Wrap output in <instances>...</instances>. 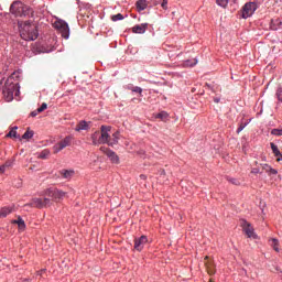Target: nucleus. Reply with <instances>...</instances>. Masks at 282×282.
I'll return each mask as SVG.
<instances>
[{"mask_svg": "<svg viewBox=\"0 0 282 282\" xmlns=\"http://www.w3.org/2000/svg\"><path fill=\"white\" fill-rule=\"evenodd\" d=\"M214 101H215V102H219V99H218V98H215Z\"/></svg>", "mask_w": 282, "mask_h": 282, "instance_id": "nucleus-43", "label": "nucleus"}, {"mask_svg": "<svg viewBox=\"0 0 282 282\" xmlns=\"http://www.w3.org/2000/svg\"><path fill=\"white\" fill-rule=\"evenodd\" d=\"M155 118H159L160 120H166V118H169V113L166 111H161L159 112Z\"/></svg>", "mask_w": 282, "mask_h": 282, "instance_id": "nucleus-29", "label": "nucleus"}, {"mask_svg": "<svg viewBox=\"0 0 282 282\" xmlns=\"http://www.w3.org/2000/svg\"><path fill=\"white\" fill-rule=\"evenodd\" d=\"M135 6H137L138 12H142V10H147V7L149 6V3L147 2V0H138Z\"/></svg>", "mask_w": 282, "mask_h": 282, "instance_id": "nucleus-19", "label": "nucleus"}, {"mask_svg": "<svg viewBox=\"0 0 282 282\" xmlns=\"http://www.w3.org/2000/svg\"><path fill=\"white\" fill-rule=\"evenodd\" d=\"M124 19V15L122 13H118L111 17V21H122Z\"/></svg>", "mask_w": 282, "mask_h": 282, "instance_id": "nucleus-33", "label": "nucleus"}, {"mask_svg": "<svg viewBox=\"0 0 282 282\" xmlns=\"http://www.w3.org/2000/svg\"><path fill=\"white\" fill-rule=\"evenodd\" d=\"M59 174L64 180H70L74 177L75 172L74 170H61Z\"/></svg>", "mask_w": 282, "mask_h": 282, "instance_id": "nucleus-15", "label": "nucleus"}, {"mask_svg": "<svg viewBox=\"0 0 282 282\" xmlns=\"http://www.w3.org/2000/svg\"><path fill=\"white\" fill-rule=\"evenodd\" d=\"M271 135L281 137L282 135V128H276L271 130Z\"/></svg>", "mask_w": 282, "mask_h": 282, "instance_id": "nucleus-31", "label": "nucleus"}, {"mask_svg": "<svg viewBox=\"0 0 282 282\" xmlns=\"http://www.w3.org/2000/svg\"><path fill=\"white\" fill-rule=\"evenodd\" d=\"M45 109H47V104L43 102L42 106L40 108H37V112L43 113V111H45Z\"/></svg>", "mask_w": 282, "mask_h": 282, "instance_id": "nucleus-35", "label": "nucleus"}, {"mask_svg": "<svg viewBox=\"0 0 282 282\" xmlns=\"http://www.w3.org/2000/svg\"><path fill=\"white\" fill-rule=\"evenodd\" d=\"M13 224H17L20 230H25V220H23L21 216H19L17 220H13Z\"/></svg>", "mask_w": 282, "mask_h": 282, "instance_id": "nucleus-22", "label": "nucleus"}, {"mask_svg": "<svg viewBox=\"0 0 282 282\" xmlns=\"http://www.w3.org/2000/svg\"><path fill=\"white\" fill-rule=\"evenodd\" d=\"M10 12L14 17H34V10L21 1H14L10 7Z\"/></svg>", "mask_w": 282, "mask_h": 282, "instance_id": "nucleus-2", "label": "nucleus"}, {"mask_svg": "<svg viewBox=\"0 0 282 282\" xmlns=\"http://www.w3.org/2000/svg\"><path fill=\"white\" fill-rule=\"evenodd\" d=\"M275 96H276L279 102H282V88L281 87H279L276 89Z\"/></svg>", "mask_w": 282, "mask_h": 282, "instance_id": "nucleus-34", "label": "nucleus"}, {"mask_svg": "<svg viewBox=\"0 0 282 282\" xmlns=\"http://www.w3.org/2000/svg\"><path fill=\"white\" fill-rule=\"evenodd\" d=\"M261 166L262 171H265V173H268L269 175H276L279 173V171L268 164H261Z\"/></svg>", "mask_w": 282, "mask_h": 282, "instance_id": "nucleus-18", "label": "nucleus"}, {"mask_svg": "<svg viewBox=\"0 0 282 282\" xmlns=\"http://www.w3.org/2000/svg\"><path fill=\"white\" fill-rule=\"evenodd\" d=\"M217 6H220V8H227L228 7V0H216Z\"/></svg>", "mask_w": 282, "mask_h": 282, "instance_id": "nucleus-32", "label": "nucleus"}, {"mask_svg": "<svg viewBox=\"0 0 282 282\" xmlns=\"http://www.w3.org/2000/svg\"><path fill=\"white\" fill-rule=\"evenodd\" d=\"M126 89H129V91H133V89H135V86H133V84H129Z\"/></svg>", "mask_w": 282, "mask_h": 282, "instance_id": "nucleus-38", "label": "nucleus"}, {"mask_svg": "<svg viewBox=\"0 0 282 282\" xmlns=\"http://www.w3.org/2000/svg\"><path fill=\"white\" fill-rule=\"evenodd\" d=\"M273 155L276 158V162H282V153L279 150V147L273 142L270 143Z\"/></svg>", "mask_w": 282, "mask_h": 282, "instance_id": "nucleus-14", "label": "nucleus"}, {"mask_svg": "<svg viewBox=\"0 0 282 282\" xmlns=\"http://www.w3.org/2000/svg\"><path fill=\"white\" fill-rule=\"evenodd\" d=\"M109 131H111V127L101 126V134L99 137V142L101 144H111V135L109 134Z\"/></svg>", "mask_w": 282, "mask_h": 282, "instance_id": "nucleus-7", "label": "nucleus"}, {"mask_svg": "<svg viewBox=\"0 0 282 282\" xmlns=\"http://www.w3.org/2000/svg\"><path fill=\"white\" fill-rule=\"evenodd\" d=\"M24 206H30L31 208H47L52 206V199L50 198H33L30 203Z\"/></svg>", "mask_w": 282, "mask_h": 282, "instance_id": "nucleus-4", "label": "nucleus"}, {"mask_svg": "<svg viewBox=\"0 0 282 282\" xmlns=\"http://www.w3.org/2000/svg\"><path fill=\"white\" fill-rule=\"evenodd\" d=\"M20 36L23 41H36L39 39V29L36 24L25 21L19 22Z\"/></svg>", "mask_w": 282, "mask_h": 282, "instance_id": "nucleus-1", "label": "nucleus"}, {"mask_svg": "<svg viewBox=\"0 0 282 282\" xmlns=\"http://www.w3.org/2000/svg\"><path fill=\"white\" fill-rule=\"evenodd\" d=\"M240 226L247 237H249L250 239H257V234H254V228H252V225H250V223L241 220Z\"/></svg>", "mask_w": 282, "mask_h": 282, "instance_id": "nucleus-10", "label": "nucleus"}, {"mask_svg": "<svg viewBox=\"0 0 282 282\" xmlns=\"http://www.w3.org/2000/svg\"><path fill=\"white\" fill-rule=\"evenodd\" d=\"M245 128L246 126L240 124V127L237 129V133H241V131H243Z\"/></svg>", "mask_w": 282, "mask_h": 282, "instance_id": "nucleus-41", "label": "nucleus"}, {"mask_svg": "<svg viewBox=\"0 0 282 282\" xmlns=\"http://www.w3.org/2000/svg\"><path fill=\"white\" fill-rule=\"evenodd\" d=\"M270 241L273 250H275V252H279V240L276 238H272Z\"/></svg>", "mask_w": 282, "mask_h": 282, "instance_id": "nucleus-27", "label": "nucleus"}, {"mask_svg": "<svg viewBox=\"0 0 282 282\" xmlns=\"http://www.w3.org/2000/svg\"><path fill=\"white\" fill-rule=\"evenodd\" d=\"M251 173H253L254 175H257V174L261 173V171H260L259 169H257V167H253V169L251 170Z\"/></svg>", "mask_w": 282, "mask_h": 282, "instance_id": "nucleus-40", "label": "nucleus"}, {"mask_svg": "<svg viewBox=\"0 0 282 282\" xmlns=\"http://www.w3.org/2000/svg\"><path fill=\"white\" fill-rule=\"evenodd\" d=\"M257 2H247L242 7V19H249V17H252L254 12H257Z\"/></svg>", "mask_w": 282, "mask_h": 282, "instance_id": "nucleus-6", "label": "nucleus"}, {"mask_svg": "<svg viewBox=\"0 0 282 282\" xmlns=\"http://www.w3.org/2000/svg\"><path fill=\"white\" fill-rule=\"evenodd\" d=\"M231 184H235L236 186L239 185V182L236 178L230 180Z\"/></svg>", "mask_w": 282, "mask_h": 282, "instance_id": "nucleus-42", "label": "nucleus"}, {"mask_svg": "<svg viewBox=\"0 0 282 282\" xmlns=\"http://www.w3.org/2000/svg\"><path fill=\"white\" fill-rule=\"evenodd\" d=\"M132 91L134 94H139V96H142V88H140L139 86H135Z\"/></svg>", "mask_w": 282, "mask_h": 282, "instance_id": "nucleus-36", "label": "nucleus"}, {"mask_svg": "<svg viewBox=\"0 0 282 282\" xmlns=\"http://www.w3.org/2000/svg\"><path fill=\"white\" fill-rule=\"evenodd\" d=\"M55 30H58L63 39H69V25L63 20H57L54 23Z\"/></svg>", "mask_w": 282, "mask_h": 282, "instance_id": "nucleus-5", "label": "nucleus"}, {"mask_svg": "<svg viewBox=\"0 0 282 282\" xmlns=\"http://www.w3.org/2000/svg\"><path fill=\"white\" fill-rule=\"evenodd\" d=\"M14 210L12 207H2L0 208V219L6 218L8 215H11V213Z\"/></svg>", "mask_w": 282, "mask_h": 282, "instance_id": "nucleus-17", "label": "nucleus"}, {"mask_svg": "<svg viewBox=\"0 0 282 282\" xmlns=\"http://www.w3.org/2000/svg\"><path fill=\"white\" fill-rule=\"evenodd\" d=\"M147 28H149V24L147 23L137 24L132 28V32L134 34H144V32H147Z\"/></svg>", "mask_w": 282, "mask_h": 282, "instance_id": "nucleus-13", "label": "nucleus"}, {"mask_svg": "<svg viewBox=\"0 0 282 282\" xmlns=\"http://www.w3.org/2000/svg\"><path fill=\"white\" fill-rule=\"evenodd\" d=\"M39 113H41V112H39V109L34 110V111L31 112V117L36 118V116H39Z\"/></svg>", "mask_w": 282, "mask_h": 282, "instance_id": "nucleus-39", "label": "nucleus"}, {"mask_svg": "<svg viewBox=\"0 0 282 282\" xmlns=\"http://www.w3.org/2000/svg\"><path fill=\"white\" fill-rule=\"evenodd\" d=\"M147 243H149V239L147 238V236H141L140 238L134 239V250H137L138 252H142Z\"/></svg>", "mask_w": 282, "mask_h": 282, "instance_id": "nucleus-11", "label": "nucleus"}, {"mask_svg": "<svg viewBox=\"0 0 282 282\" xmlns=\"http://www.w3.org/2000/svg\"><path fill=\"white\" fill-rule=\"evenodd\" d=\"M32 138H34V131L28 128V130L22 135V140H32Z\"/></svg>", "mask_w": 282, "mask_h": 282, "instance_id": "nucleus-24", "label": "nucleus"}, {"mask_svg": "<svg viewBox=\"0 0 282 282\" xmlns=\"http://www.w3.org/2000/svg\"><path fill=\"white\" fill-rule=\"evenodd\" d=\"M161 8H163V10H166L169 8V0H163V2L161 3Z\"/></svg>", "mask_w": 282, "mask_h": 282, "instance_id": "nucleus-37", "label": "nucleus"}, {"mask_svg": "<svg viewBox=\"0 0 282 282\" xmlns=\"http://www.w3.org/2000/svg\"><path fill=\"white\" fill-rule=\"evenodd\" d=\"M107 156L111 160L113 164H119L120 163V158H118V154L116 152L109 150L107 152Z\"/></svg>", "mask_w": 282, "mask_h": 282, "instance_id": "nucleus-16", "label": "nucleus"}, {"mask_svg": "<svg viewBox=\"0 0 282 282\" xmlns=\"http://www.w3.org/2000/svg\"><path fill=\"white\" fill-rule=\"evenodd\" d=\"M205 267L208 274H215V262L208 256L205 257Z\"/></svg>", "mask_w": 282, "mask_h": 282, "instance_id": "nucleus-12", "label": "nucleus"}, {"mask_svg": "<svg viewBox=\"0 0 282 282\" xmlns=\"http://www.w3.org/2000/svg\"><path fill=\"white\" fill-rule=\"evenodd\" d=\"M45 195H47V197H52V199H54L55 202H58V199H63V197H65L67 193L57 188H48L45 191Z\"/></svg>", "mask_w": 282, "mask_h": 282, "instance_id": "nucleus-8", "label": "nucleus"}, {"mask_svg": "<svg viewBox=\"0 0 282 282\" xmlns=\"http://www.w3.org/2000/svg\"><path fill=\"white\" fill-rule=\"evenodd\" d=\"M18 89L19 87L18 84H14V78L9 77L2 88V94L7 102H12V100H14V91H18Z\"/></svg>", "mask_w": 282, "mask_h": 282, "instance_id": "nucleus-3", "label": "nucleus"}, {"mask_svg": "<svg viewBox=\"0 0 282 282\" xmlns=\"http://www.w3.org/2000/svg\"><path fill=\"white\" fill-rule=\"evenodd\" d=\"M17 129H19L18 127H13L9 133L7 134L8 138H19L17 134Z\"/></svg>", "mask_w": 282, "mask_h": 282, "instance_id": "nucleus-28", "label": "nucleus"}, {"mask_svg": "<svg viewBox=\"0 0 282 282\" xmlns=\"http://www.w3.org/2000/svg\"><path fill=\"white\" fill-rule=\"evenodd\" d=\"M197 64V59H193V62L191 59H187L183 63V67H195V65Z\"/></svg>", "mask_w": 282, "mask_h": 282, "instance_id": "nucleus-25", "label": "nucleus"}, {"mask_svg": "<svg viewBox=\"0 0 282 282\" xmlns=\"http://www.w3.org/2000/svg\"><path fill=\"white\" fill-rule=\"evenodd\" d=\"M87 129H89L87 121H80L75 128L76 131H87Z\"/></svg>", "mask_w": 282, "mask_h": 282, "instance_id": "nucleus-21", "label": "nucleus"}, {"mask_svg": "<svg viewBox=\"0 0 282 282\" xmlns=\"http://www.w3.org/2000/svg\"><path fill=\"white\" fill-rule=\"evenodd\" d=\"M39 158L41 160H47L50 158V150H43L40 154Z\"/></svg>", "mask_w": 282, "mask_h": 282, "instance_id": "nucleus-26", "label": "nucleus"}, {"mask_svg": "<svg viewBox=\"0 0 282 282\" xmlns=\"http://www.w3.org/2000/svg\"><path fill=\"white\" fill-rule=\"evenodd\" d=\"M72 144V137H65L62 141L53 147V153H59L63 149H67Z\"/></svg>", "mask_w": 282, "mask_h": 282, "instance_id": "nucleus-9", "label": "nucleus"}, {"mask_svg": "<svg viewBox=\"0 0 282 282\" xmlns=\"http://www.w3.org/2000/svg\"><path fill=\"white\" fill-rule=\"evenodd\" d=\"M12 166L11 161H7L3 165L0 166V173H6V169H10Z\"/></svg>", "mask_w": 282, "mask_h": 282, "instance_id": "nucleus-30", "label": "nucleus"}, {"mask_svg": "<svg viewBox=\"0 0 282 282\" xmlns=\"http://www.w3.org/2000/svg\"><path fill=\"white\" fill-rule=\"evenodd\" d=\"M118 140H120V132L117 131L110 137V147L118 144Z\"/></svg>", "mask_w": 282, "mask_h": 282, "instance_id": "nucleus-23", "label": "nucleus"}, {"mask_svg": "<svg viewBox=\"0 0 282 282\" xmlns=\"http://www.w3.org/2000/svg\"><path fill=\"white\" fill-rule=\"evenodd\" d=\"M100 135H101V131H96L95 133H93V135H91L93 144H95V145L102 144L100 142Z\"/></svg>", "mask_w": 282, "mask_h": 282, "instance_id": "nucleus-20", "label": "nucleus"}]
</instances>
